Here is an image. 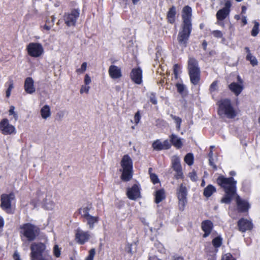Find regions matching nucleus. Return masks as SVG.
I'll return each instance as SVG.
<instances>
[{
    "instance_id": "59",
    "label": "nucleus",
    "mask_w": 260,
    "mask_h": 260,
    "mask_svg": "<svg viewBox=\"0 0 260 260\" xmlns=\"http://www.w3.org/2000/svg\"><path fill=\"white\" fill-rule=\"evenodd\" d=\"M189 74L191 73H196L200 72V68L194 69L193 70H188Z\"/></svg>"
},
{
    "instance_id": "16",
    "label": "nucleus",
    "mask_w": 260,
    "mask_h": 260,
    "mask_svg": "<svg viewBox=\"0 0 260 260\" xmlns=\"http://www.w3.org/2000/svg\"><path fill=\"white\" fill-rule=\"evenodd\" d=\"M231 6V2L229 1H226L224 7L218 11L216 13V17L218 20H223L228 16L230 13V8Z\"/></svg>"
},
{
    "instance_id": "27",
    "label": "nucleus",
    "mask_w": 260,
    "mask_h": 260,
    "mask_svg": "<svg viewBox=\"0 0 260 260\" xmlns=\"http://www.w3.org/2000/svg\"><path fill=\"white\" fill-rule=\"evenodd\" d=\"M92 209L91 205H88L85 207H83L80 208L79 210V213L81 215V216L84 218L86 217L87 216L90 215L89 212L90 210Z\"/></svg>"
},
{
    "instance_id": "26",
    "label": "nucleus",
    "mask_w": 260,
    "mask_h": 260,
    "mask_svg": "<svg viewBox=\"0 0 260 260\" xmlns=\"http://www.w3.org/2000/svg\"><path fill=\"white\" fill-rule=\"evenodd\" d=\"M236 192H225V195L221 200V202L225 204H229L232 199L236 195Z\"/></svg>"
},
{
    "instance_id": "49",
    "label": "nucleus",
    "mask_w": 260,
    "mask_h": 260,
    "mask_svg": "<svg viewBox=\"0 0 260 260\" xmlns=\"http://www.w3.org/2000/svg\"><path fill=\"white\" fill-rule=\"evenodd\" d=\"M53 254L56 257H59L60 255V249L57 245H55L54 246Z\"/></svg>"
},
{
    "instance_id": "3",
    "label": "nucleus",
    "mask_w": 260,
    "mask_h": 260,
    "mask_svg": "<svg viewBox=\"0 0 260 260\" xmlns=\"http://www.w3.org/2000/svg\"><path fill=\"white\" fill-rule=\"evenodd\" d=\"M122 172L121 179L123 181H128L132 177L133 161L128 155H124L121 160Z\"/></svg>"
},
{
    "instance_id": "22",
    "label": "nucleus",
    "mask_w": 260,
    "mask_h": 260,
    "mask_svg": "<svg viewBox=\"0 0 260 260\" xmlns=\"http://www.w3.org/2000/svg\"><path fill=\"white\" fill-rule=\"evenodd\" d=\"M212 223L210 221L207 220L202 222V228L203 231L205 232L203 235V237L206 238L209 235L212 231Z\"/></svg>"
},
{
    "instance_id": "33",
    "label": "nucleus",
    "mask_w": 260,
    "mask_h": 260,
    "mask_svg": "<svg viewBox=\"0 0 260 260\" xmlns=\"http://www.w3.org/2000/svg\"><path fill=\"white\" fill-rule=\"evenodd\" d=\"M172 165L173 169L182 167L180 158L178 156L174 155L172 157Z\"/></svg>"
},
{
    "instance_id": "60",
    "label": "nucleus",
    "mask_w": 260,
    "mask_h": 260,
    "mask_svg": "<svg viewBox=\"0 0 260 260\" xmlns=\"http://www.w3.org/2000/svg\"><path fill=\"white\" fill-rule=\"evenodd\" d=\"M242 22L243 23V24L244 25H245L247 24V19H246V17L245 16H242Z\"/></svg>"
},
{
    "instance_id": "29",
    "label": "nucleus",
    "mask_w": 260,
    "mask_h": 260,
    "mask_svg": "<svg viewBox=\"0 0 260 260\" xmlns=\"http://www.w3.org/2000/svg\"><path fill=\"white\" fill-rule=\"evenodd\" d=\"M215 191V187L212 185H209L204 189V195L206 197L208 198L211 197L212 194Z\"/></svg>"
},
{
    "instance_id": "6",
    "label": "nucleus",
    "mask_w": 260,
    "mask_h": 260,
    "mask_svg": "<svg viewBox=\"0 0 260 260\" xmlns=\"http://www.w3.org/2000/svg\"><path fill=\"white\" fill-rule=\"evenodd\" d=\"M1 206L2 208L8 213L13 212L12 208L13 203L15 201V196L13 193L3 194L1 196Z\"/></svg>"
},
{
    "instance_id": "47",
    "label": "nucleus",
    "mask_w": 260,
    "mask_h": 260,
    "mask_svg": "<svg viewBox=\"0 0 260 260\" xmlns=\"http://www.w3.org/2000/svg\"><path fill=\"white\" fill-rule=\"evenodd\" d=\"M148 96L149 98L150 102L153 104L155 105L157 103V101L155 93H154L153 92H151V93H149Z\"/></svg>"
},
{
    "instance_id": "9",
    "label": "nucleus",
    "mask_w": 260,
    "mask_h": 260,
    "mask_svg": "<svg viewBox=\"0 0 260 260\" xmlns=\"http://www.w3.org/2000/svg\"><path fill=\"white\" fill-rule=\"evenodd\" d=\"M187 191L185 186L181 184L177 189V197L179 200V207L181 210H183L185 205L187 203L186 196Z\"/></svg>"
},
{
    "instance_id": "63",
    "label": "nucleus",
    "mask_w": 260,
    "mask_h": 260,
    "mask_svg": "<svg viewBox=\"0 0 260 260\" xmlns=\"http://www.w3.org/2000/svg\"><path fill=\"white\" fill-rule=\"evenodd\" d=\"M14 257L15 260H20L19 255L16 253L14 254Z\"/></svg>"
},
{
    "instance_id": "24",
    "label": "nucleus",
    "mask_w": 260,
    "mask_h": 260,
    "mask_svg": "<svg viewBox=\"0 0 260 260\" xmlns=\"http://www.w3.org/2000/svg\"><path fill=\"white\" fill-rule=\"evenodd\" d=\"M42 206L47 210H51L53 209L54 203L51 200V196H46V198L43 200Z\"/></svg>"
},
{
    "instance_id": "42",
    "label": "nucleus",
    "mask_w": 260,
    "mask_h": 260,
    "mask_svg": "<svg viewBox=\"0 0 260 260\" xmlns=\"http://www.w3.org/2000/svg\"><path fill=\"white\" fill-rule=\"evenodd\" d=\"M212 244L216 248L220 247L221 244V238L219 237H217L213 239L212 240Z\"/></svg>"
},
{
    "instance_id": "41",
    "label": "nucleus",
    "mask_w": 260,
    "mask_h": 260,
    "mask_svg": "<svg viewBox=\"0 0 260 260\" xmlns=\"http://www.w3.org/2000/svg\"><path fill=\"white\" fill-rule=\"evenodd\" d=\"M55 20V16H51V24H49L47 23V22L46 21V24L43 26L44 29H45L47 30H49L51 28V27L54 25Z\"/></svg>"
},
{
    "instance_id": "1",
    "label": "nucleus",
    "mask_w": 260,
    "mask_h": 260,
    "mask_svg": "<svg viewBox=\"0 0 260 260\" xmlns=\"http://www.w3.org/2000/svg\"><path fill=\"white\" fill-rule=\"evenodd\" d=\"M191 8L188 6L184 7L182 10V27L179 32L177 38L179 45L183 47L186 46L191 31Z\"/></svg>"
},
{
    "instance_id": "32",
    "label": "nucleus",
    "mask_w": 260,
    "mask_h": 260,
    "mask_svg": "<svg viewBox=\"0 0 260 260\" xmlns=\"http://www.w3.org/2000/svg\"><path fill=\"white\" fill-rule=\"evenodd\" d=\"M199 68L198 61L192 57H189L188 61V70H193L194 69Z\"/></svg>"
},
{
    "instance_id": "25",
    "label": "nucleus",
    "mask_w": 260,
    "mask_h": 260,
    "mask_svg": "<svg viewBox=\"0 0 260 260\" xmlns=\"http://www.w3.org/2000/svg\"><path fill=\"white\" fill-rule=\"evenodd\" d=\"M170 140L172 144L176 148H179L182 146L181 139L177 136L172 134L170 136Z\"/></svg>"
},
{
    "instance_id": "50",
    "label": "nucleus",
    "mask_w": 260,
    "mask_h": 260,
    "mask_svg": "<svg viewBox=\"0 0 260 260\" xmlns=\"http://www.w3.org/2000/svg\"><path fill=\"white\" fill-rule=\"evenodd\" d=\"M14 88L13 82L11 81L9 82L8 88L6 91V96L9 98L11 95V90Z\"/></svg>"
},
{
    "instance_id": "21",
    "label": "nucleus",
    "mask_w": 260,
    "mask_h": 260,
    "mask_svg": "<svg viewBox=\"0 0 260 260\" xmlns=\"http://www.w3.org/2000/svg\"><path fill=\"white\" fill-rule=\"evenodd\" d=\"M40 114L42 118L44 120H46L50 118L51 115V108L48 105H44L40 111Z\"/></svg>"
},
{
    "instance_id": "37",
    "label": "nucleus",
    "mask_w": 260,
    "mask_h": 260,
    "mask_svg": "<svg viewBox=\"0 0 260 260\" xmlns=\"http://www.w3.org/2000/svg\"><path fill=\"white\" fill-rule=\"evenodd\" d=\"M184 161L189 166L192 165L193 162V154L191 153L187 154L184 157Z\"/></svg>"
},
{
    "instance_id": "7",
    "label": "nucleus",
    "mask_w": 260,
    "mask_h": 260,
    "mask_svg": "<svg viewBox=\"0 0 260 260\" xmlns=\"http://www.w3.org/2000/svg\"><path fill=\"white\" fill-rule=\"evenodd\" d=\"M28 54L32 57H38L44 53V48L41 44L39 43H30L26 47Z\"/></svg>"
},
{
    "instance_id": "51",
    "label": "nucleus",
    "mask_w": 260,
    "mask_h": 260,
    "mask_svg": "<svg viewBox=\"0 0 260 260\" xmlns=\"http://www.w3.org/2000/svg\"><path fill=\"white\" fill-rule=\"evenodd\" d=\"M221 260H235L231 254L228 253L222 256Z\"/></svg>"
},
{
    "instance_id": "2",
    "label": "nucleus",
    "mask_w": 260,
    "mask_h": 260,
    "mask_svg": "<svg viewBox=\"0 0 260 260\" xmlns=\"http://www.w3.org/2000/svg\"><path fill=\"white\" fill-rule=\"evenodd\" d=\"M218 113L220 115H224L229 118H233L237 115L236 110L232 106L229 99H222L218 102Z\"/></svg>"
},
{
    "instance_id": "43",
    "label": "nucleus",
    "mask_w": 260,
    "mask_h": 260,
    "mask_svg": "<svg viewBox=\"0 0 260 260\" xmlns=\"http://www.w3.org/2000/svg\"><path fill=\"white\" fill-rule=\"evenodd\" d=\"M87 69V63L86 62H84L82 63L81 64V66L80 68L77 69L76 70V72L78 74H83Z\"/></svg>"
},
{
    "instance_id": "56",
    "label": "nucleus",
    "mask_w": 260,
    "mask_h": 260,
    "mask_svg": "<svg viewBox=\"0 0 260 260\" xmlns=\"http://www.w3.org/2000/svg\"><path fill=\"white\" fill-rule=\"evenodd\" d=\"M188 177L190 178V179L193 181H195L197 180V176L195 172L193 171L192 172H190L188 174Z\"/></svg>"
},
{
    "instance_id": "55",
    "label": "nucleus",
    "mask_w": 260,
    "mask_h": 260,
    "mask_svg": "<svg viewBox=\"0 0 260 260\" xmlns=\"http://www.w3.org/2000/svg\"><path fill=\"white\" fill-rule=\"evenodd\" d=\"M91 82V80L90 77H89V76L88 74H86L84 77V85H86L89 86V85L90 84Z\"/></svg>"
},
{
    "instance_id": "28",
    "label": "nucleus",
    "mask_w": 260,
    "mask_h": 260,
    "mask_svg": "<svg viewBox=\"0 0 260 260\" xmlns=\"http://www.w3.org/2000/svg\"><path fill=\"white\" fill-rule=\"evenodd\" d=\"M245 49L246 50L247 52V56L246 58L247 60H249L250 62V63L253 66H256L257 64V61L256 58L252 55L251 53H250V50L248 47H246Z\"/></svg>"
},
{
    "instance_id": "61",
    "label": "nucleus",
    "mask_w": 260,
    "mask_h": 260,
    "mask_svg": "<svg viewBox=\"0 0 260 260\" xmlns=\"http://www.w3.org/2000/svg\"><path fill=\"white\" fill-rule=\"evenodd\" d=\"M174 73H175V74H177V70H178V65H177V64H175V65H174Z\"/></svg>"
},
{
    "instance_id": "57",
    "label": "nucleus",
    "mask_w": 260,
    "mask_h": 260,
    "mask_svg": "<svg viewBox=\"0 0 260 260\" xmlns=\"http://www.w3.org/2000/svg\"><path fill=\"white\" fill-rule=\"evenodd\" d=\"M140 118H141V116H140V115L139 114V112H137L135 114V117H134V120H135V123L136 124H138L139 122Z\"/></svg>"
},
{
    "instance_id": "30",
    "label": "nucleus",
    "mask_w": 260,
    "mask_h": 260,
    "mask_svg": "<svg viewBox=\"0 0 260 260\" xmlns=\"http://www.w3.org/2000/svg\"><path fill=\"white\" fill-rule=\"evenodd\" d=\"M176 14V9L174 7L170 8L167 14L168 21L171 23H173L175 21V17Z\"/></svg>"
},
{
    "instance_id": "38",
    "label": "nucleus",
    "mask_w": 260,
    "mask_h": 260,
    "mask_svg": "<svg viewBox=\"0 0 260 260\" xmlns=\"http://www.w3.org/2000/svg\"><path fill=\"white\" fill-rule=\"evenodd\" d=\"M152 170V169L151 168L149 169V173L150 174V179L154 184L157 183L159 182L158 177L155 174L151 173Z\"/></svg>"
},
{
    "instance_id": "44",
    "label": "nucleus",
    "mask_w": 260,
    "mask_h": 260,
    "mask_svg": "<svg viewBox=\"0 0 260 260\" xmlns=\"http://www.w3.org/2000/svg\"><path fill=\"white\" fill-rule=\"evenodd\" d=\"M15 108L14 106H11L9 110V115H13L15 120L16 121L18 119V115L15 112Z\"/></svg>"
},
{
    "instance_id": "17",
    "label": "nucleus",
    "mask_w": 260,
    "mask_h": 260,
    "mask_svg": "<svg viewBox=\"0 0 260 260\" xmlns=\"http://www.w3.org/2000/svg\"><path fill=\"white\" fill-rule=\"evenodd\" d=\"M238 226L240 231L245 232L251 230L253 228L251 221L245 218L240 219L238 222Z\"/></svg>"
},
{
    "instance_id": "31",
    "label": "nucleus",
    "mask_w": 260,
    "mask_h": 260,
    "mask_svg": "<svg viewBox=\"0 0 260 260\" xmlns=\"http://www.w3.org/2000/svg\"><path fill=\"white\" fill-rule=\"evenodd\" d=\"M165 198V191L163 189L157 190L155 193V202L159 203Z\"/></svg>"
},
{
    "instance_id": "4",
    "label": "nucleus",
    "mask_w": 260,
    "mask_h": 260,
    "mask_svg": "<svg viewBox=\"0 0 260 260\" xmlns=\"http://www.w3.org/2000/svg\"><path fill=\"white\" fill-rule=\"evenodd\" d=\"M216 182L224 189V192H236L237 181L233 177L226 178L223 175H220Z\"/></svg>"
},
{
    "instance_id": "12",
    "label": "nucleus",
    "mask_w": 260,
    "mask_h": 260,
    "mask_svg": "<svg viewBox=\"0 0 260 260\" xmlns=\"http://www.w3.org/2000/svg\"><path fill=\"white\" fill-rule=\"evenodd\" d=\"M230 90L236 96L239 95L244 89V82L239 76L237 77V82H232L229 85Z\"/></svg>"
},
{
    "instance_id": "34",
    "label": "nucleus",
    "mask_w": 260,
    "mask_h": 260,
    "mask_svg": "<svg viewBox=\"0 0 260 260\" xmlns=\"http://www.w3.org/2000/svg\"><path fill=\"white\" fill-rule=\"evenodd\" d=\"M189 77L191 83L196 85L199 83L200 79V72L190 74Z\"/></svg>"
},
{
    "instance_id": "23",
    "label": "nucleus",
    "mask_w": 260,
    "mask_h": 260,
    "mask_svg": "<svg viewBox=\"0 0 260 260\" xmlns=\"http://www.w3.org/2000/svg\"><path fill=\"white\" fill-rule=\"evenodd\" d=\"M84 219L89 229L91 230L94 228V224L98 223L99 221V217L98 216H92L91 215L87 216Z\"/></svg>"
},
{
    "instance_id": "48",
    "label": "nucleus",
    "mask_w": 260,
    "mask_h": 260,
    "mask_svg": "<svg viewBox=\"0 0 260 260\" xmlns=\"http://www.w3.org/2000/svg\"><path fill=\"white\" fill-rule=\"evenodd\" d=\"M218 83L217 81H214L210 87V91L211 93H213L214 92H215L218 89Z\"/></svg>"
},
{
    "instance_id": "36",
    "label": "nucleus",
    "mask_w": 260,
    "mask_h": 260,
    "mask_svg": "<svg viewBox=\"0 0 260 260\" xmlns=\"http://www.w3.org/2000/svg\"><path fill=\"white\" fill-rule=\"evenodd\" d=\"M254 26L251 30V36L253 37L256 36L259 33V23L256 21H253Z\"/></svg>"
},
{
    "instance_id": "40",
    "label": "nucleus",
    "mask_w": 260,
    "mask_h": 260,
    "mask_svg": "<svg viewBox=\"0 0 260 260\" xmlns=\"http://www.w3.org/2000/svg\"><path fill=\"white\" fill-rule=\"evenodd\" d=\"M175 172V177L177 179H180L183 178V174L182 172V167L173 169Z\"/></svg>"
},
{
    "instance_id": "64",
    "label": "nucleus",
    "mask_w": 260,
    "mask_h": 260,
    "mask_svg": "<svg viewBox=\"0 0 260 260\" xmlns=\"http://www.w3.org/2000/svg\"><path fill=\"white\" fill-rule=\"evenodd\" d=\"M149 260H160L158 259L157 257L153 256L149 258Z\"/></svg>"
},
{
    "instance_id": "53",
    "label": "nucleus",
    "mask_w": 260,
    "mask_h": 260,
    "mask_svg": "<svg viewBox=\"0 0 260 260\" xmlns=\"http://www.w3.org/2000/svg\"><path fill=\"white\" fill-rule=\"evenodd\" d=\"M162 143L164 149H168L171 146L170 142L168 140L164 141Z\"/></svg>"
},
{
    "instance_id": "20",
    "label": "nucleus",
    "mask_w": 260,
    "mask_h": 260,
    "mask_svg": "<svg viewBox=\"0 0 260 260\" xmlns=\"http://www.w3.org/2000/svg\"><path fill=\"white\" fill-rule=\"evenodd\" d=\"M236 203L238 209L240 212H246L250 207L248 203L245 201L242 200L239 196H237L236 198Z\"/></svg>"
},
{
    "instance_id": "54",
    "label": "nucleus",
    "mask_w": 260,
    "mask_h": 260,
    "mask_svg": "<svg viewBox=\"0 0 260 260\" xmlns=\"http://www.w3.org/2000/svg\"><path fill=\"white\" fill-rule=\"evenodd\" d=\"M212 34L213 35L214 37L217 38H220L222 37V33L221 31L219 30H214L212 32Z\"/></svg>"
},
{
    "instance_id": "14",
    "label": "nucleus",
    "mask_w": 260,
    "mask_h": 260,
    "mask_svg": "<svg viewBox=\"0 0 260 260\" xmlns=\"http://www.w3.org/2000/svg\"><path fill=\"white\" fill-rule=\"evenodd\" d=\"M126 194L128 198L132 200H136L141 197L140 187L136 184L127 190Z\"/></svg>"
},
{
    "instance_id": "8",
    "label": "nucleus",
    "mask_w": 260,
    "mask_h": 260,
    "mask_svg": "<svg viewBox=\"0 0 260 260\" xmlns=\"http://www.w3.org/2000/svg\"><path fill=\"white\" fill-rule=\"evenodd\" d=\"M46 249V246L42 243H33L30 246V260L42 257V253Z\"/></svg>"
},
{
    "instance_id": "15",
    "label": "nucleus",
    "mask_w": 260,
    "mask_h": 260,
    "mask_svg": "<svg viewBox=\"0 0 260 260\" xmlns=\"http://www.w3.org/2000/svg\"><path fill=\"white\" fill-rule=\"evenodd\" d=\"M130 77L132 80L137 84H140L142 82V71L140 68H134L131 73Z\"/></svg>"
},
{
    "instance_id": "18",
    "label": "nucleus",
    "mask_w": 260,
    "mask_h": 260,
    "mask_svg": "<svg viewBox=\"0 0 260 260\" xmlns=\"http://www.w3.org/2000/svg\"><path fill=\"white\" fill-rule=\"evenodd\" d=\"M109 76L113 79H119L122 77L121 69L115 65H111L108 70Z\"/></svg>"
},
{
    "instance_id": "35",
    "label": "nucleus",
    "mask_w": 260,
    "mask_h": 260,
    "mask_svg": "<svg viewBox=\"0 0 260 260\" xmlns=\"http://www.w3.org/2000/svg\"><path fill=\"white\" fill-rule=\"evenodd\" d=\"M153 148L156 150H164L162 143L159 140L155 141L152 145Z\"/></svg>"
},
{
    "instance_id": "19",
    "label": "nucleus",
    "mask_w": 260,
    "mask_h": 260,
    "mask_svg": "<svg viewBox=\"0 0 260 260\" xmlns=\"http://www.w3.org/2000/svg\"><path fill=\"white\" fill-rule=\"evenodd\" d=\"M25 91L28 94H32L36 91L34 81L31 77L25 79L24 84Z\"/></svg>"
},
{
    "instance_id": "45",
    "label": "nucleus",
    "mask_w": 260,
    "mask_h": 260,
    "mask_svg": "<svg viewBox=\"0 0 260 260\" xmlns=\"http://www.w3.org/2000/svg\"><path fill=\"white\" fill-rule=\"evenodd\" d=\"M95 254V250L92 248L89 251L88 255L86 257L85 260H93L94 256Z\"/></svg>"
},
{
    "instance_id": "46",
    "label": "nucleus",
    "mask_w": 260,
    "mask_h": 260,
    "mask_svg": "<svg viewBox=\"0 0 260 260\" xmlns=\"http://www.w3.org/2000/svg\"><path fill=\"white\" fill-rule=\"evenodd\" d=\"M90 89V86L86 85H82L81 87L80 92L81 94H83L85 93L86 94L88 93Z\"/></svg>"
},
{
    "instance_id": "10",
    "label": "nucleus",
    "mask_w": 260,
    "mask_h": 260,
    "mask_svg": "<svg viewBox=\"0 0 260 260\" xmlns=\"http://www.w3.org/2000/svg\"><path fill=\"white\" fill-rule=\"evenodd\" d=\"M0 131L5 135H11L16 133L15 126L10 123L7 118H4L1 121Z\"/></svg>"
},
{
    "instance_id": "58",
    "label": "nucleus",
    "mask_w": 260,
    "mask_h": 260,
    "mask_svg": "<svg viewBox=\"0 0 260 260\" xmlns=\"http://www.w3.org/2000/svg\"><path fill=\"white\" fill-rule=\"evenodd\" d=\"M213 158H209V164L214 169H216V165H215L214 162V161H213Z\"/></svg>"
},
{
    "instance_id": "5",
    "label": "nucleus",
    "mask_w": 260,
    "mask_h": 260,
    "mask_svg": "<svg viewBox=\"0 0 260 260\" xmlns=\"http://www.w3.org/2000/svg\"><path fill=\"white\" fill-rule=\"evenodd\" d=\"M20 230L21 234L30 241L34 240L40 233L38 227L29 223L23 224Z\"/></svg>"
},
{
    "instance_id": "52",
    "label": "nucleus",
    "mask_w": 260,
    "mask_h": 260,
    "mask_svg": "<svg viewBox=\"0 0 260 260\" xmlns=\"http://www.w3.org/2000/svg\"><path fill=\"white\" fill-rule=\"evenodd\" d=\"M176 87H177V91L178 92H179L181 94L183 93L184 88H185L184 85H183L182 84H180V83H177L176 84Z\"/></svg>"
},
{
    "instance_id": "39",
    "label": "nucleus",
    "mask_w": 260,
    "mask_h": 260,
    "mask_svg": "<svg viewBox=\"0 0 260 260\" xmlns=\"http://www.w3.org/2000/svg\"><path fill=\"white\" fill-rule=\"evenodd\" d=\"M171 117L174 120L176 124V128L178 130H179L180 128L181 123L182 122L181 119L179 118V117H177L175 115H171Z\"/></svg>"
},
{
    "instance_id": "13",
    "label": "nucleus",
    "mask_w": 260,
    "mask_h": 260,
    "mask_svg": "<svg viewBox=\"0 0 260 260\" xmlns=\"http://www.w3.org/2000/svg\"><path fill=\"white\" fill-rule=\"evenodd\" d=\"M90 234L88 232L84 231L80 229L76 231L75 240L80 244H83L90 238Z\"/></svg>"
},
{
    "instance_id": "11",
    "label": "nucleus",
    "mask_w": 260,
    "mask_h": 260,
    "mask_svg": "<svg viewBox=\"0 0 260 260\" xmlns=\"http://www.w3.org/2000/svg\"><path fill=\"white\" fill-rule=\"evenodd\" d=\"M79 11L78 10H73L70 12L65 14L63 16L65 24L68 26H74L79 16Z\"/></svg>"
},
{
    "instance_id": "62",
    "label": "nucleus",
    "mask_w": 260,
    "mask_h": 260,
    "mask_svg": "<svg viewBox=\"0 0 260 260\" xmlns=\"http://www.w3.org/2000/svg\"><path fill=\"white\" fill-rule=\"evenodd\" d=\"M4 225V220L3 218L0 216V228L3 227Z\"/></svg>"
}]
</instances>
